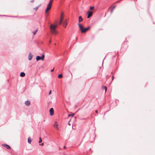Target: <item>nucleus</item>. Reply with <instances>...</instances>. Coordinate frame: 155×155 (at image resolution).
Listing matches in <instances>:
<instances>
[{"label": "nucleus", "instance_id": "f257e3e1", "mask_svg": "<svg viewBox=\"0 0 155 155\" xmlns=\"http://www.w3.org/2000/svg\"><path fill=\"white\" fill-rule=\"evenodd\" d=\"M57 27V25H54L51 24L50 26V29L51 33L53 35H56L57 34L58 32L56 30V28Z\"/></svg>", "mask_w": 155, "mask_h": 155}, {"label": "nucleus", "instance_id": "f03ea898", "mask_svg": "<svg viewBox=\"0 0 155 155\" xmlns=\"http://www.w3.org/2000/svg\"><path fill=\"white\" fill-rule=\"evenodd\" d=\"M53 0H50L48 3L47 5V7L45 10V13L47 14L48 11L50 10L51 8L52 5Z\"/></svg>", "mask_w": 155, "mask_h": 155}, {"label": "nucleus", "instance_id": "7ed1b4c3", "mask_svg": "<svg viewBox=\"0 0 155 155\" xmlns=\"http://www.w3.org/2000/svg\"><path fill=\"white\" fill-rule=\"evenodd\" d=\"M78 25L82 33L86 32L90 28V27H88L87 28H84L83 26L80 23L78 24Z\"/></svg>", "mask_w": 155, "mask_h": 155}, {"label": "nucleus", "instance_id": "20e7f679", "mask_svg": "<svg viewBox=\"0 0 155 155\" xmlns=\"http://www.w3.org/2000/svg\"><path fill=\"white\" fill-rule=\"evenodd\" d=\"M64 20V15L63 13H61V16L59 22V24L60 25H61L63 21Z\"/></svg>", "mask_w": 155, "mask_h": 155}, {"label": "nucleus", "instance_id": "39448f33", "mask_svg": "<svg viewBox=\"0 0 155 155\" xmlns=\"http://www.w3.org/2000/svg\"><path fill=\"white\" fill-rule=\"evenodd\" d=\"M68 23V20L67 19H65L64 21L62 23H63V26L64 28H66L67 25Z\"/></svg>", "mask_w": 155, "mask_h": 155}, {"label": "nucleus", "instance_id": "423d86ee", "mask_svg": "<svg viewBox=\"0 0 155 155\" xmlns=\"http://www.w3.org/2000/svg\"><path fill=\"white\" fill-rule=\"evenodd\" d=\"M87 14V18H90L93 15V13L91 11H88Z\"/></svg>", "mask_w": 155, "mask_h": 155}, {"label": "nucleus", "instance_id": "0eeeda50", "mask_svg": "<svg viewBox=\"0 0 155 155\" xmlns=\"http://www.w3.org/2000/svg\"><path fill=\"white\" fill-rule=\"evenodd\" d=\"M50 115L51 116H52L54 114V110L52 108H51L50 110Z\"/></svg>", "mask_w": 155, "mask_h": 155}, {"label": "nucleus", "instance_id": "6e6552de", "mask_svg": "<svg viewBox=\"0 0 155 155\" xmlns=\"http://www.w3.org/2000/svg\"><path fill=\"white\" fill-rule=\"evenodd\" d=\"M2 145L7 149H9L10 148V147L9 145L6 144H2Z\"/></svg>", "mask_w": 155, "mask_h": 155}, {"label": "nucleus", "instance_id": "1a4fd4ad", "mask_svg": "<svg viewBox=\"0 0 155 155\" xmlns=\"http://www.w3.org/2000/svg\"><path fill=\"white\" fill-rule=\"evenodd\" d=\"M54 127L57 129H58V124L57 122H55V123L54 125Z\"/></svg>", "mask_w": 155, "mask_h": 155}, {"label": "nucleus", "instance_id": "9d476101", "mask_svg": "<svg viewBox=\"0 0 155 155\" xmlns=\"http://www.w3.org/2000/svg\"><path fill=\"white\" fill-rule=\"evenodd\" d=\"M32 56H33L32 55L31 53H29L28 55V59L29 60H31L32 58Z\"/></svg>", "mask_w": 155, "mask_h": 155}, {"label": "nucleus", "instance_id": "9b49d317", "mask_svg": "<svg viewBox=\"0 0 155 155\" xmlns=\"http://www.w3.org/2000/svg\"><path fill=\"white\" fill-rule=\"evenodd\" d=\"M25 104L26 105L28 106L30 105V102L29 101H27L26 102H25Z\"/></svg>", "mask_w": 155, "mask_h": 155}, {"label": "nucleus", "instance_id": "f8f14e48", "mask_svg": "<svg viewBox=\"0 0 155 155\" xmlns=\"http://www.w3.org/2000/svg\"><path fill=\"white\" fill-rule=\"evenodd\" d=\"M25 76V74L23 72H21L20 74V76L21 77H24Z\"/></svg>", "mask_w": 155, "mask_h": 155}, {"label": "nucleus", "instance_id": "ddd939ff", "mask_svg": "<svg viewBox=\"0 0 155 155\" xmlns=\"http://www.w3.org/2000/svg\"><path fill=\"white\" fill-rule=\"evenodd\" d=\"M83 20V18H82V17L81 16H80L79 17V19L78 21L79 22H80L81 21H82Z\"/></svg>", "mask_w": 155, "mask_h": 155}, {"label": "nucleus", "instance_id": "4468645a", "mask_svg": "<svg viewBox=\"0 0 155 155\" xmlns=\"http://www.w3.org/2000/svg\"><path fill=\"white\" fill-rule=\"evenodd\" d=\"M28 142L29 143H31V138L30 137H29L28 138Z\"/></svg>", "mask_w": 155, "mask_h": 155}, {"label": "nucleus", "instance_id": "2eb2a0df", "mask_svg": "<svg viewBox=\"0 0 155 155\" xmlns=\"http://www.w3.org/2000/svg\"><path fill=\"white\" fill-rule=\"evenodd\" d=\"M40 59H41V57L39 56H37L36 58V60L37 61H38Z\"/></svg>", "mask_w": 155, "mask_h": 155}, {"label": "nucleus", "instance_id": "dca6fc26", "mask_svg": "<svg viewBox=\"0 0 155 155\" xmlns=\"http://www.w3.org/2000/svg\"><path fill=\"white\" fill-rule=\"evenodd\" d=\"M45 55L44 54H43L41 57V60L42 61H44V60Z\"/></svg>", "mask_w": 155, "mask_h": 155}, {"label": "nucleus", "instance_id": "f3484780", "mask_svg": "<svg viewBox=\"0 0 155 155\" xmlns=\"http://www.w3.org/2000/svg\"><path fill=\"white\" fill-rule=\"evenodd\" d=\"M104 88V90H105V93L106 92L107 90V87L106 86H103L102 87V88Z\"/></svg>", "mask_w": 155, "mask_h": 155}, {"label": "nucleus", "instance_id": "a211bd4d", "mask_svg": "<svg viewBox=\"0 0 155 155\" xmlns=\"http://www.w3.org/2000/svg\"><path fill=\"white\" fill-rule=\"evenodd\" d=\"M62 75L61 74H59L58 76V77L59 78H62Z\"/></svg>", "mask_w": 155, "mask_h": 155}, {"label": "nucleus", "instance_id": "6ab92c4d", "mask_svg": "<svg viewBox=\"0 0 155 155\" xmlns=\"http://www.w3.org/2000/svg\"><path fill=\"white\" fill-rule=\"evenodd\" d=\"M94 7L93 6H90V10H92L94 8Z\"/></svg>", "mask_w": 155, "mask_h": 155}, {"label": "nucleus", "instance_id": "aec40b11", "mask_svg": "<svg viewBox=\"0 0 155 155\" xmlns=\"http://www.w3.org/2000/svg\"><path fill=\"white\" fill-rule=\"evenodd\" d=\"M38 31V29H37L35 31L32 32L33 33L34 35H35L36 34V33Z\"/></svg>", "mask_w": 155, "mask_h": 155}, {"label": "nucleus", "instance_id": "412c9836", "mask_svg": "<svg viewBox=\"0 0 155 155\" xmlns=\"http://www.w3.org/2000/svg\"><path fill=\"white\" fill-rule=\"evenodd\" d=\"M116 7V6H114L113 8H112V9H111V13L113 12V9L115 8Z\"/></svg>", "mask_w": 155, "mask_h": 155}, {"label": "nucleus", "instance_id": "4be33fe9", "mask_svg": "<svg viewBox=\"0 0 155 155\" xmlns=\"http://www.w3.org/2000/svg\"><path fill=\"white\" fill-rule=\"evenodd\" d=\"M39 139V143H40L42 141V139H41V137H40Z\"/></svg>", "mask_w": 155, "mask_h": 155}, {"label": "nucleus", "instance_id": "5701e85b", "mask_svg": "<svg viewBox=\"0 0 155 155\" xmlns=\"http://www.w3.org/2000/svg\"><path fill=\"white\" fill-rule=\"evenodd\" d=\"M38 8V7H36L34 8V9L35 10V11H36Z\"/></svg>", "mask_w": 155, "mask_h": 155}, {"label": "nucleus", "instance_id": "b1692460", "mask_svg": "<svg viewBox=\"0 0 155 155\" xmlns=\"http://www.w3.org/2000/svg\"><path fill=\"white\" fill-rule=\"evenodd\" d=\"M74 115V114H69V115H68V116H69V117H70V116H73Z\"/></svg>", "mask_w": 155, "mask_h": 155}, {"label": "nucleus", "instance_id": "393cba45", "mask_svg": "<svg viewBox=\"0 0 155 155\" xmlns=\"http://www.w3.org/2000/svg\"><path fill=\"white\" fill-rule=\"evenodd\" d=\"M51 90H50L49 92V95H50V94H51Z\"/></svg>", "mask_w": 155, "mask_h": 155}, {"label": "nucleus", "instance_id": "a878e982", "mask_svg": "<svg viewBox=\"0 0 155 155\" xmlns=\"http://www.w3.org/2000/svg\"><path fill=\"white\" fill-rule=\"evenodd\" d=\"M54 70V68H53V69H51V72H53V71Z\"/></svg>", "mask_w": 155, "mask_h": 155}, {"label": "nucleus", "instance_id": "bb28decb", "mask_svg": "<svg viewBox=\"0 0 155 155\" xmlns=\"http://www.w3.org/2000/svg\"><path fill=\"white\" fill-rule=\"evenodd\" d=\"M44 143H42L40 145H41V146H43L44 145Z\"/></svg>", "mask_w": 155, "mask_h": 155}, {"label": "nucleus", "instance_id": "cd10ccee", "mask_svg": "<svg viewBox=\"0 0 155 155\" xmlns=\"http://www.w3.org/2000/svg\"><path fill=\"white\" fill-rule=\"evenodd\" d=\"M95 112L97 113H98V111L97 110H96L95 111Z\"/></svg>", "mask_w": 155, "mask_h": 155}, {"label": "nucleus", "instance_id": "c85d7f7f", "mask_svg": "<svg viewBox=\"0 0 155 155\" xmlns=\"http://www.w3.org/2000/svg\"><path fill=\"white\" fill-rule=\"evenodd\" d=\"M63 148L64 149H66V147L65 146H64V147Z\"/></svg>", "mask_w": 155, "mask_h": 155}, {"label": "nucleus", "instance_id": "c756f323", "mask_svg": "<svg viewBox=\"0 0 155 155\" xmlns=\"http://www.w3.org/2000/svg\"><path fill=\"white\" fill-rule=\"evenodd\" d=\"M114 78V76H113V77H112V80H113Z\"/></svg>", "mask_w": 155, "mask_h": 155}, {"label": "nucleus", "instance_id": "7c9ffc66", "mask_svg": "<svg viewBox=\"0 0 155 155\" xmlns=\"http://www.w3.org/2000/svg\"><path fill=\"white\" fill-rule=\"evenodd\" d=\"M51 40H50L49 41V43H51Z\"/></svg>", "mask_w": 155, "mask_h": 155}, {"label": "nucleus", "instance_id": "2f4dec72", "mask_svg": "<svg viewBox=\"0 0 155 155\" xmlns=\"http://www.w3.org/2000/svg\"><path fill=\"white\" fill-rule=\"evenodd\" d=\"M68 124L69 125H70V123H69V122L68 123Z\"/></svg>", "mask_w": 155, "mask_h": 155}, {"label": "nucleus", "instance_id": "473e14b6", "mask_svg": "<svg viewBox=\"0 0 155 155\" xmlns=\"http://www.w3.org/2000/svg\"><path fill=\"white\" fill-rule=\"evenodd\" d=\"M103 89H104V88H102Z\"/></svg>", "mask_w": 155, "mask_h": 155}]
</instances>
